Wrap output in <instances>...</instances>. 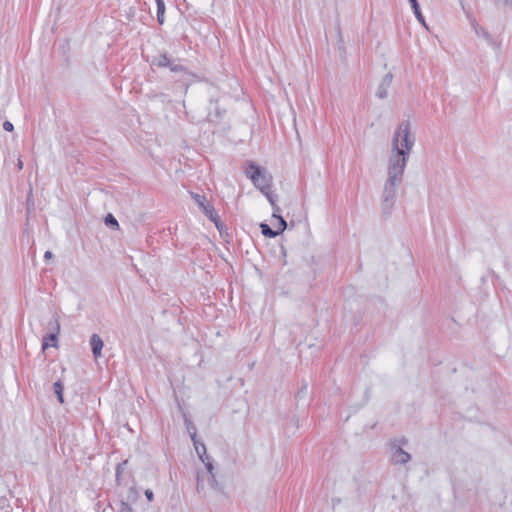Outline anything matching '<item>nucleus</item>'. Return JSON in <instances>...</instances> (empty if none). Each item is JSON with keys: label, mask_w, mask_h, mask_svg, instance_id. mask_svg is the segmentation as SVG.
Masks as SVG:
<instances>
[{"label": "nucleus", "mask_w": 512, "mask_h": 512, "mask_svg": "<svg viewBox=\"0 0 512 512\" xmlns=\"http://www.w3.org/2000/svg\"><path fill=\"white\" fill-rule=\"evenodd\" d=\"M260 228L262 235L266 238H275L276 236L283 233V231H280L279 228L276 230L272 229L267 223H261Z\"/></svg>", "instance_id": "obj_10"}, {"label": "nucleus", "mask_w": 512, "mask_h": 512, "mask_svg": "<svg viewBox=\"0 0 512 512\" xmlns=\"http://www.w3.org/2000/svg\"><path fill=\"white\" fill-rule=\"evenodd\" d=\"M157 5V22L162 25L164 23L165 3L164 0H155Z\"/></svg>", "instance_id": "obj_14"}, {"label": "nucleus", "mask_w": 512, "mask_h": 512, "mask_svg": "<svg viewBox=\"0 0 512 512\" xmlns=\"http://www.w3.org/2000/svg\"><path fill=\"white\" fill-rule=\"evenodd\" d=\"M411 460V455L400 446L393 444L391 446V461L394 464H406Z\"/></svg>", "instance_id": "obj_7"}, {"label": "nucleus", "mask_w": 512, "mask_h": 512, "mask_svg": "<svg viewBox=\"0 0 512 512\" xmlns=\"http://www.w3.org/2000/svg\"><path fill=\"white\" fill-rule=\"evenodd\" d=\"M272 217L278 220V228L283 231L287 228V222L283 216H281V209L278 205H274Z\"/></svg>", "instance_id": "obj_11"}, {"label": "nucleus", "mask_w": 512, "mask_h": 512, "mask_svg": "<svg viewBox=\"0 0 512 512\" xmlns=\"http://www.w3.org/2000/svg\"><path fill=\"white\" fill-rule=\"evenodd\" d=\"M185 422L187 423V428H188V431L191 435V439L193 441V444H194V447H195V450H196V453L197 455L199 456L200 460L205 464L206 466V469H207V473H208V476H207V482L209 484V486L218 491V492H222V487L219 485V483L217 482L216 478H215V475L213 473V470H214V467H213V464L211 462V459L210 457L207 455V451H206V446L203 444V443H200L198 440H197V437H196V429L195 427L191 424V422H189L187 419L185 420Z\"/></svg>", "instance_id": "obj_2"}, {"label": "nucleus", "mask_w": 512, "mask_h": 512, "mask_svg": "<svg viewBox=\"0 0 512 512\" xmlns=\"http://www.w3.org/2000/svg\"><path fill=\"white\" fill-rule=\"evenodd\" d=\"M145 496H146L147 500L150 502L153 501V499H154V494H153L152 490H150V489H147L145 491Z\"/></svg>", "instance_id": "obj_24"}, {"label": "nucleus", "mask_w": 512, "mask_h": 512, "mask_svg": "<svg viewBox=\"0 0 512 512\" xmlns=\"http://www.w3.org/2000/svg\"><path fill=\"white\" fill-rule=\"evenodd\" d=\"M17 167L19 170L23 169V161L20 158L17 160Z\"/></svg>", "instance_id": "obj_27"}, {"label": "nucleus", "mask_w": 512, "mask_h": 512, "mask_svg": "<svg viewBox=\"0 0 512 512\" xmlns=\"http://www.w3.org/2000/svg\"><path fill=\"white\" fill-rule=\"evenodd\" d=\"M3 129L7 132H12L14 130V126L10 121H5L3 123Z\"/></svg>", "instance_id": "obj_23"}, {"label": "nucleus", "mask_w": 512, "mask_h": 512, "mask_svg": "<svg viewBox=\"0 0 512 512\" xmlns=\"http://www.w3.org/2000/svg\"><path fill=\"white\" fill-rule=\"evenodd\" d=\"M414 142L415 138L410 132V122L402 121L392 138L388 178L385 181L381 195V209L385 216H389L394 207L397 188L403 181L405 167Z\"/></svg>", "instance_id": "obj_1"}, {"label": "nucleus", "mask_w": 512, "mask_h": 512, "mask_svg": "<svg viewBox=\"0 0 512 512\" xmlns=\"http://www.w3.org/2000/svg\"><path fill=\"white\" fill-rule=\"evenodd\" d=\"M44 258L46 260L53 258V253L51 251H46L44 254Z\"/></svg>", "instance_id": "obj_26"}, {"label": "nucleus", "mask_w": 512, "mask_h": 512, "mask_svg": "<svg viewBox=\"0 0 512 512\" xmlns=\"http://www.w3.org/2000/svg\"><path fill=\"white\" fill-rule=\"evenodd\" d=\"M204 489V477L200 474L197 475V490Z\"/></svg>", "instance_id": "obj_22"}, {"label": "nucleus", "mask_w": 512, "mask_h": 512, "mask_svg": "<svg viewBox=\"0 0 512 512\" xmlns=\"http://www.w3.org/2000/svg\"><path fill=\"white\" fill-rule=\"evenodd\" d=\"M226 114V108L221 107L218 99L210 98L208 106L207 120L218 124Z\"/></svg>", "instance_id": "obj_6"}, {"label": "nucleus", "mask_w": 512, "mask_h": 512, "mask_svg": "<svg viewBox=\"0 0 512 512\" xmlns=\"http://www.w3.org/2000/svg\"><path fill=\"white\" fill-rule=\"evenodd\" d=\"M89 343H90L94 358L97 359V358L101 357V355H102L101 352H102V349L104 346V343H103V340L101 339V337L98 334H92L90 337Z\"/></svg>", "instance_id": "obj_9"}, {"label": "nucleus", "mask_w": 512, "mask_h": 512, "mask_svg": "<svg viewBox=\"0 0 512 512\" xmlns=\"http://www.w3.org/2000/svg\"><path fill=\"white\" fill-rule=\"evenodd\" d=\"M262 193L265 195L267 200L270 202L272 208H274V205H277L276 204L277 195L272 193L271 189H267V191L265 190Z\"/></svg>", "instance_id": "obj_17"}, {"label": "nucleus", "mask_w": 512, "mask_h": 512, "mask_svg": "<svg viewBox=\"0 0 512 512\" xmlns=\"http://www.w3.org/2000/svg\"><path fill=\"white\" fill-rule=\"evenodd\" d=\"M120 475H121V465H118V467L116 469V481L117 482H119Z\"/></svg>", "instance_id": "obj_25"}, {"label": "nucleus", "mask_w": 512, "mask_h": 512, "mask_svg": "<svg viewBox=\"0 0 512 512\" xmlns=\"http://www.w3.org/2000/svg\"><path fill=\"white\" fill-rule=\"evenodd\" d=\"M119 512H133L131 505L124 500L120 501Z\"/></svg>", "instance_id": "obj_19"}, {"label": "nucleus", "mask_w": 512, "mask_h": 512, "mask_svg": "<svg viewBox=\"0 0 512 512\" xmlns=\"http://www.w3.org/2000/svg\"><path fill=\"white\" fill-rule=\"evenodd\" d=\"M169 68L172 72H183L185 74L187 73V70L184 66L180 64H175L173 61H171Z\"/></svg>", "instance_id": "obj_18"}, {"label": "nucleus", "mask_w": 512, "mask_h": 512, "mask_svg": "<svg viewBox=\"0 0 512 512\" xmlns=\"http://www.w3.org/2000/svg\"><path fill=\"white\" fill-rule=\"evenodd\" d=\"M392 80H393V74L392 73H387L384 75V77L382 78L378 88H377V91H376V96L380 99H385L387 98L388 96V89L389 87L391 86V83H392Z\"/></svg>", "instance_id": "obj_8"}, {"label": "nucleus", "mask_w": 512, "mask_h": 512, "mask_svg": "<svg viewBox=\"0 0 512 512\" xmlns=\"http://www.w3.org/2000/svg\"><path fill=\"white\" fill-rule=\"evenodd\" d=\"M406 442H407V440H406V439H402V440L400 441V443H401V444H405Z\"/></svg>", "instance_id": "obj_29"}, {"label": "nucleus", "mask_w": 512, "mask_h": 512, "mask_svg": "<svg viewBox=\"0 0 512 512\" xmlns=\"http://www.w3.org/2000/svg\"><path fill=\"white\" fill-rule=\"evenodd\" d=\"M192 198L198 204L203 213L209 218V220L215 224L219 231H221L222 223L217 212L215 211L214 206L206 201V197L204 195L192 193Z\"/></svg>", "instance_id": "obj_4"}, {"label": "nucleus", "mask_w": 512, "mask_h": 512, "mask_svg": "<svg viewBox=\"0 0 512 512\" xmlns=\"http://www.w3.org/2000/svg\"><path fill=\"white\" fill-rule=\"evenodd\" d=\"M476 33L478 35H481L482 37H484L488 41H492V37H491L490 33L488 31L484 30L483 28H480L479 30L476 29Z\"/></svg>", "instance_id": "obj_20"}, {"label": "nucleus", "mask_w": 512, "mask_h": 512, "mask_svg": "<svg viewBox=\"0 0 512 512\" xmlns=\"http://www.w3.org/2000/svg\"><path fill=\"white\" fill-rule=\"evenodd\" d=\"M245 175L261 192L271 189L272 176L266 172L265 168L255 164L254 162H246Z\"/></svg>", "instance_id": "obj_3"}, {"label": "nucleus", "mask_w": 512, "mask_h": 512, "mask_svg": "<svg viewBox=\"0 0 512 512\" xmlns=\"http://www.w3.org/2000/svg\"><path fill=\"white\" fill-rule=\"evenodd\" d=\"M408 1H409L410 5H411V8H412L413 13H414L415 17L417 18V20L421 24L426 26L425 19H424V16L422 15V12H421V9H420L418 1L417 0H408Z\"/></svg>", "instance_id": "obj_12"}, {"label": "nucleus", "mask_w": 512, "mask_h": 512, "mask_svg": "<svg viewBox=\"0 0 512 512\" xmlns=\"http://www.w3.org/2000/svg\"><path fill=\"white\" fill-rule=\"evenodd\" d=\"M104 223L107 227H109L113 230L119 229V223H118L117 219L111 213H108L105 216Z\"/></svg>", "instance_id": "obj_15"}, {"label": "nucleus", "mask_w": 512, "mask_h": 512, "mask_svg": "<svg viewBox=\"0 0 512 512\" xmlns=\"http://www.w3.org/2000/svg\"><path fill=\"white\" fill-rule=\"evenodd\" d=\"M138 497V492L135 487L129 489L128 500L135 501Z\"/></svg>", "instance_id": "obj_21"}, {"label": "nucleus", "mask_w": 512, "mask_h": 512, "mask_svg": "<svg viewBox=\"0 0 512 512\" xmlns=\"http://www.w3.org/2000/svg\"><path fill=\"white\" fill-rule=\"evenodd\" d=\"M53 390H54V393L56 394L59 402L60 403H64V398H63L64 386H63L62 382L61 381H56L53 384Z\"/></svg>", "instance_id": "obj_16"}, {"label": "nucleus", "mask_w": 512, "mask_h": 512, "mask_svg": "<svg viewBox=\"0 0 512 512\" xmlns=\"http://www.w3.org/2000/svg\"><path fill=\"white\" fill-rule=\"evenodd\" d=\"M503 3L512 8V0H503Z\"/></svg>", "instance_id": "obj_28"}, {"label": "nucleus", "mask_w": 512, "mask_h": 512, "mask_svg": "<svg viewBox=\"0 0 512 512\" xmlns=\"http://www.w3.org/2000/svg\"><path fill=\"white\" fill-rule=\"evenodd\" d=\"M49 334L43 338L42 350L49 346H57V339L60 333V323L57 317H53L48 323Z\"/></svg>", "instance_id": "obj_5"}, {"label": "nucleus", "mask_w": 512, "mask_h": 512, "mask_svg": "<svg viewBox=\"0 0 512 512\" xmlns=\"http://www.w3.org/2000/svg\"><path fill=\"white\" fill-rule=\"evenodd\" d=\"M171 60L168 58L167 54H160L155 57L152 61V64L157 67H169Z\"/></svg>", "instance_id": "obj_13"}]
</instances>
